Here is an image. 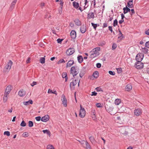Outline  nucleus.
Segmentation results:
<instances>
[{
	"instance_id": "34",
	"label": "nucleus",
	"mask_w": 149,
	"mask_h": 149,
	"mask_svg": "<svg viewBox=\"0 0 149 149\" xmlns=\"http://www.w3.org/2000/svg\"><path fill=\"white\" fill-rule=\"evenodd\" d=\"M85 143L87 149H91L90 146L87 141H86Z\"/></svg>"
},
{
	"instance_id": "16",
	"label": "nucleus",
	"mask_w": 149,
	"mask_h": 149,
	"mask_svg": "<svg viewBox=\"0 0 149 149\" xmlns=\"http://www.w3.org/2000/svg\"><path fill=\"white\" fill-rule=\"evenodd\" d=\"M127 6L129 8H132L133 7V5L132 0H130L128 2Z\"/></svg>"
},
{
	"instance_id": "35",
	"label": "nucleus",
	"mask_w": 149,
	"mask_h": 149,
	"mask_svg": "<svg viewBox=\"0 0 149 149\" xmlns=\"http://www.w3.org/2000/svg\"><path fill=\"white\" fill-rule=\"evenodd\" d=\"M45 59L44 57H42L40 59V62L42 63H44L45 62Z\"/></svg>"
},
{
	"instance_id": "61",
	"label": "nucleus",
	"mask_w": 149,
	"mask_h": 149,
	"mask_svg": "<svg viewBox=\"0 0 149 149\" xmlns=\"http://www.w3.org/2000/svg\"><path fill=\"white\" fill-rule=\"evenodd\" d=\"M107 26V23H104L103 24V27L104 28L105 27Z\"/></svg>"
},
{
	"instance_id": "3",
	"label": "nucleus",
	"mask_w": 149,
	"mask_h": 149,
	"mask_svg": "<svg viewBox=\"0 0 149 149\" xmlns=\"http://www.w3.org/2000/svg\"><path fill=\"white\" fill-rule=\"evenodd\" d=\"M13 62L11 60H10L8 62L7 65L5 66L3 70L4 72H8L11 68Z\"/></svg>"
},
{
	"instance_id": "25",
	"label": "nucleus",
	"mask_w": 149,
	"mask_h": 149,
	"mask_svg": "<svg viewBox=\"0 0 149 149\" xmlns=\"http://www.w3.org/2000/svg\"><path fill=\"white\" fill-rule=\"evenodd\" d=\"M77 60L78 62L81 63H82L83 61V58L81 56H79L77 57Z\"/></svg>"
},
{
	"instance_id": "20",
	"label": "nucleus",
	"mask_w": 149,
	"mask_h": 149,
	"mask_svg": "<svg viewBox=\"0 0 149 149\" xmlns=\"http://www.w3.org/2000/svg\"><path fill=\"white\" fill-rule=\"evenodd\" d=\"M88 16V18L89 19L94 18V13L92 12L89 13Z\"/></svg>"
},
{
	"instance_id": "21",
	"label": "nucleus",
	"mask_w": 149,
	"mask_h": 149,
	"mask_svg": "<svg viewBox=\"0 0 149 149\" xmlns=\"http://www.w3.org/2000/svg\"><path fill=\"white\" fill-rule=\"evenodd\" d=\"M8 95L4 93L3 97V100L4 102H7L8 98Z\"/></svg>"
},
{
	"instance_id": "19",
	"label": "nucleus",
	"mask_w": 149,
	"mask_h": 149,
	"mask_svg": "<svg viewBox=\"0 0 149 149\" xmlns=\"http://www.w3.org/2000/svg\"><path fill=\"white\" fill-rule=\"evenodd\" d=\"M72 3L74 7L75 8L77 9L79 8V5L78 2H77L75 1H73L72 2Z\"/></svg>"
},
{
	"instance_id": "23",
	"label": "nucleus",
	"mask_w": 149,
	"mask_h": 149,
	"mask_svg": "<svg viewBox=\"0 0 149 149\" xmlns=\"http://www.w3.org/2000/svg\"><path fill=\"white\" fill-rule=\"evenodd\" d=\"M118 31L119 33L118 38L120 39H122L123 38H124V36H123V34H122L120 30V29H118Z\"/></svg>"
},
{
	"instance_id": "58",
	"label": "nucleus",
	"mask_w": 149,
	"mask_h": 149,
	"mask_svg": "<svg viewBox=\"0 0 149 149\" xmlns=\"http://www.w3.org/2000/svg\"><path fill=\"white\" fill-rule=\"evenodd\" d=\"M131 13H130L131 15H132L133 14L135 13V11L134 9H132L131 10Z\"/></svg>"
},
{
	"instance_id": "24",
	"label": "nucleus",
	"mask_w": 149,
	"mask_h": 149,
	"mask_svg": "<svg viewBox=\"0 0 149 149\" xmlns=\"http://www.w3.org/2000/svg\"><path fill=\"white\" fill-rule=\"evenodd\" d=\"M99 75V73L98 71H95L94 72L93 74V76L94 78H97Z\"/></svg>"
},
{
	"instance_id": "45",
	"label": "nucleus",
	"mask_w": 149,
	"mask_h": 149,
	"mask_svg": "<svg viewBox=\"0 0 149 149\" xmlns=\"http://www.w3.org/2000/svg\"><path fill=\"white\" fill-rule=\"evenodd\" d=\"M145 46L147 48H149V41L146 42L145 44Z\"/></svg>"
},
{
	"instance_id": "28",
	"label": "nucleus",
	"mask_w": 149,
	"mask_h": 149,
	"mask_svg": "<svg viewBox=\"0 0 149 149\" xmlns=\"http://www.w3.org/2000/svg\"><path fill=\"white\" fill-rule=\"evenodd\" d=\"M74 22L75 24L77 26H80L81 25V22L78 19H76L74 21Z\"/></svg>"
},
{
	"instance_id": "37",
	"label": "nucleus",
	"mask_w": 149,
	"mask_h": 149,
	"mask_svg": "<svg viewBox=\"0 0 149 149\" xmlns=\"http://www.w3.org/2000/svg\"><path fill=\"white\" fill-rule=\"evenodd\" d=\"M33 123L31 121H29V126L30 127H31L33 126Z\"/></svg>"
},
{
	"instance_id": "54",
	"label": "nucleus",
	"mask_w": 149,
	"mask_h": 149,
	"mask_svg": "<svg viewBox=\"0 0 149 149\" xmlns=\"http://www.w3.org/2000/svg\"><path fill=\"white\" fill-rule=\"evenodd\" d=\"M65 61H64L63 59H61L60 60L58 61V63H65Z\"/></svg>"
},
{
	"instance_id": "22",
	"label": "nucleus",
	"mask_w": 149,
	"mask_h": 149,
	"mask_svg": "<svg viewBox=\"0 0 149 149\" xmlns=\"http://www.w3.org/2000/svg\"><path fill=\"white\" fill-rule=\"evenodd\" d=\"M141 50V52L145 54L148 53V49L146 47L142 48Z\"/></svg>"
},
{
	"instance_id": "12",
	"label": "nucleus",
	"mask_w": 149,
	"mask_h": 149,
	"mask_svg": "<svg viewBox=\"0 0 149 149\" xmlns=\"http://www.w3.org/2000/svg\"><path fill=\"white\" fill-rule=\"evenodd\" d=\"M70 36L72 39H74L76 37V33L74 30H72L70 32Z\"/></svg>"
},
{
	"instance_id": "38",
	"label": "nucleus",
	"mask_w": 149,
	"mask_h": 149,
	"mask_svg": "<svg viewBox=\"0 0 149 149\" xmlns=\"http://www.w3.org/2000/svg\"><path fill=\"white\" fill-rule=\"evenodd\" d=\"M89 139L91 143H93L95 141V139H94V138L93 136H91L89 137Z\"/></svg>"
},
{
	"instance_id": "63",
	"label": "nucleus",
	"mask_w": 149,
	"mask_h": 149,
	"mask_svg": "<svg viewBox=\"0 0 149 149\" xmlns=\"http://www.w3.org/2000/svg\"><path fill=\"white\" fill-rule=\"evenodd\" d=\"M124 21V20L123 19H122V20H119V23L120 24H121Z\"/></svg>"
},
{
	"instance_id": "4",
	"label": "nucleus",
	"mask_w": 149,
	"mask_h": 149,
	"mask_svg": "<svg viewBox=\"0 0 149 149\" xmlns=\"http://www.w3.org/2000/svg\"><path fill=\"white\" fill-rule=\"evenodd\" d=\"M80 109L79 111V116L81 118H84L86 114V111L84 108L82 107L81 105H80Z\"/></svg>"
},
{
	"instance_id": "18",
	"label": "nucleus",
	"mask_w": 149,
	"mask_h": 149,
	"mask_svg": "<svg viewBox=\"0 0 149 149\" xmlns=\"http://www.w3.org/2000/svg\"><path fill=\"white\" fill-rule=\"evenodd\" d=\"M123 13L124 14H125L128 12H130V9L127 7H125L123 8Z\"/></svg>"
},
{
	"instance_id": "26",
	"label": "nucleus",
	"mask_w": 149,
	"mask_h": 149,
	"mask_svg": "<svg viewBox=\"0 0 149 149\" xmlns=\"http://www.w3.org/2000/svg\"><path fill=\"white\" fill-rule=\"evenodd\" d=\"M121 102V100L119 99H117L115 100L114 102L115 104L117 105H118Z\"/></svg>"
},
{
	"instance_id": "51",
	"label": "nucleus",
	"mask_w": 149,
	"mask_h": 149,
	"mask_svg": "<svg viewBox=\"0 0 149 149\" xmlns=\"http://www.w3.org/2000/svg\"><path fill=\"white\" fill-rule=\"evenodd\" d=\"M101 64L100 63H97L96 64V67L97 68H99L101 67Z\"/></svg>"
},
{
	"instance_id": "53",
	"label": "nucleus",
	"mask_w": 149,
	"mask_h": 149,
	"mask_svg": "<svg viewBox=\"0 0 149 149\" xmlns=\"http://www.w3.org/2000/svg\"><path fill=\"white\" fill-rule=\"evenodd\" d=\"M118 72L119 73H121L122 71V70L121 68L117 69Z\"/></svg>"
},
{
	"instance_id": "29",
	"label": "nucleus",
	"mask_w": 149,
	"mask_h": 149,
	"mask_svg": "<svg viewBox=\"0 0 149 149\" xmlns=\"http://www.w3.org/2000/svg\"><path fill=\"white\" fill-rule=\"evenodd\" d=\"M62 76L63 78H65V81H66L68 79V77L67 73H63L62 74Z\"/></svg>"
},
{
	"instance_id": "43",
	"label": "nucleus",
	"mask_w": 149,
	"mask_h": 149,
	"mask_svg": "<svg viewBox=\"0 0 149 149\" xmlns=\"http://www.w3.org/2000/svg\"><path fill=\"white\" fill-rule=\"evenodd\" d=\"M95 89L98 92H99V91L102 92L103 91L102 89L100 87H97Z\"/></svg>"
},
{
	"instance_id": "36",
	"label": "nucleus",
	"mask_w": 149,
	"mask_h": 149,
	"mask_svg": "<svg viewBox=\"0 0 149 149\" xmlns=\"http://www.w3.org/2000/svg\"><path fill=\"white\" fill-rule=\"evenodd\" d=\"M47 149H54V148L52 145H50L47 146Z\"/></svg>"
},
{
	"instance_id": "2",
	"label": "nucleus",
	"mask_w": 149,
	"mask_h": 149,
	"mask_svg": "<svg viewBox=\"0 0 149 149\" xmlns=\"http://www.w3.org/2000/svg\"><path fill=\"white\" fill-rule=\"evenodd\" d=\"M70 74H72L73 77H74L79 72V69L77 66H73L70 69Z\"/></svg>"
},
{
	"instance_id": "62",
	"label": "nucleus",
	"mask_w": 149,
	"mask_h": 149,
	"mask_svg": "<svg viewBox=\"0 0 149 149\" xmlns=\"http://www.w3.org/2000/svg\"><path fill=\"white\" fill-rule=\"evenodd\" d=\"M92 118L93 120H95L96 119L95 115H92Z\"/></svg>"
},
{
	"instance_id": "9",
	"label": "nucleus",
	"mask_w": 149,
	"mask_h": 149,
	"mask_svg": "<svg viewBox=\"0 0 149 149\" xmlns=\"http://www.w3.org/2000/svg\"><path fill=\"white\" fill-rule=\"evenodd\" d=\"M12 86L10 85L8 86L6 88L4 93L8 95L12 89Z\"/></svg>"
},
{
	"instance_id": "56",
	"label": "nucleus",
	"mask_w": 149,
	"mask_h": 149,
	"mask_svg": "<svg viewBox=\"0 0 149 149\" xmlns=\"http://www.w3.org/2000/svg\"><path fill=\"white\" fill-rule=\"evenodd\" d=\"M62 40H63L62 39H61L60 38H58L57 40V41L58 43H61L62 41Z\"/></svg>"
},
{
	"instance_id": "11",
	"label": "nucleus",
	"mask_w": 149,
	"mask_h": 149,
	"mask_svg": "<svg viewBox=\"0 0 149 149\" xmlns=\"http://www.w3.org/2000/svg\"><path fill=\"white\" fill-rule=\"evenodd\" d=\"M49 116L48 115H46L42 117L41 120L42 122H46L49 120Z\"/></svg>"
},
{
	"instance_id": "48",
	"label": "nucleus",
	"mask_w": 149,
	"mask_h": 149,
	"mask_svg": "<svg viewBox=\"0 0 149 149\" xmlns=\"http://www.w3.org/2000/svg\"><path fill=\"white\" fill-rule=\"evenodd\" d=\"M85 0V6H84V9H85L88 6H86V4L88 3V1H87V0Z\"/></svg>"
},
{
	"instance_id": "57",
	"label": "nucleus",
	"mask_w": 149,
	"mask_h": 149,
	"mask_svg": "<svg viewBox=\"0 0 149 149\" xmlns=\"http://www.w3.org/2000/svg\"><path fill=\"white\" fill-rule=\"evenodd\" d=\"M96 106L97 107H101V104L100 103H97L96 104Z\"/></svg>"
},
{
	"instance_id": "6",
	"label": "nucleus",
	"mask_w": 149,
	"mask_h": 149,
	"mask_svg": "<svg viewBox=\"0 0 149 149\" xmlns=\"http://www.w3.org/2000/svg\"><path fill=\"white\" fill-rule=\"evenodd\" d=\"M75 52L74 49L73 48H69L66 52V54L68 56H70L73 54Z\"/></svg>"
},
{
	"instance_id": "1",
	"label": "nucleus",
	"mask_w": 149,
	"mask_h": 149,
	"mask_svg": "<svg viewBox=\"0 0 149 149\" xmlns=\"http://www.w3.org/2000/svg\"><path fill=\"white\" fill-rule=\"evenodd\" d=\"M100 49V47H96L93 49L90 52V57L91 58H93L98 56L100 54L99 51Z\"/></svg>"
},
{
	"instance_id": "40",
	"label": "nucleus",
	"mask_w": 149,
	"mask_h": 149,
	"mask_svg": "<svg viewBox=\"0 0 149 149\" xmlns=\"http://www.w3.org/2000/svg\"><path fill=\"white\" fill-rule=\"evenodd\" d=\"M113 108L111 107H109V108H108L107 111L109 113L111 112L112 111Z\"/></svg>"
},
{
	"instance_id": "5",
	"label": "nucleus",
	"mask_w": 149,
	"mask_h": 149,
	"mask_svg": "<svg viewBox=\"0 0 149 149\" xmlns=\"http://www.w3.org/2000/svg\"><path fill=\"white\" fill-rule=\"evenodd\" d=\"M143 66V64L140 61H137L135 63V67L137 69H141Z\"/></svg>"
},
{
	"instance_id": "59",
	"label": "nucleus",
	"mask_w": 149,
	"mask_h": 149,
	"mask_svg": "<svg viewBox=\"0 0 149 149\" xmlns=\"http://www.w3.org/2000/svg\"><path fill=\"white\" fill-rule=\"evenodd\" d=\"M144 41H146V40L144 39H143L140 42V43L141 45H142L143 44L144 42Z\"/></svg>"
},
{
	"instance_id": "64",
	"label": "nucleus",
	"mask_w": 149,
	"mask_h": 149,
	"mask_svg": "<svg viewBox=\"0 0 149 149\" xmlns=\"http://www.w3.org/2000/svg\"><path fill=\"white\" fill-rule=\"evenodd\" d=\"M145 33L146 34L149 35V29L146 31Z\"/></svg>"
},
{
	"instance_id": "15",
	"label": "nucleus",
	"mask_w": 149,
	"mask_h": 149,
	"mask_svg": "<svg viewBox=\"0 0 149 149\" xmlns=\"http://www.w3.org/2000/svg\"><path fill=\"white\" fill-rule=\"evenodd\" d=\"M74 63V61L73 60H70L69 61L66 65V67H70Z\"/></svg>"
},
{
	"instance_id": "55",
	"label": "nucleus",
	"mask_w": 149,
	"mask_h": 149,
	"mask_svg": "<svg viewBox=\"0 0 149 149\" xmlns=\"http://www.w3.org/2000/svg\"><path fill=\"white\" fill-rule=\"evenodd\" d=\"M97 93L96 92H92V94L91 95V96H96L97 95Z\"/></svg>"
},
{
	"instance_id": "31",
	"label": "nucleus",
	"mask_w": 149,
	"mask_h": 149,
	"mask_svg": "<svg viewBox=\"0 0 149 149\" xmlns=\"http://www.w3.org/2000/svg\"><path fill=\"white\" fill-rule=\"evenodd\" d=\"M42 132L44 134L46 133L49 135H50V131L48 130H44L42 131Z\"/></svg>"
},
{
	"instance_id": "47",
	"label": "nucleus",
	"mask_w": 149,
	"mask_h": 149,
	"mask_svg": "<svg viewBox=\"0 0 149 149\" xmlns=\"http://www.w3.org/2000/svg\"><path fill=\"white\" fill-rule=\"evenodd\" d=\"M92 26L93 27V28L95 29L97 27V24H94L93 23H91Z\"/></svg>"
},
{
	"instance_id": "39",
	"label": "nucleus",
	"mask_w": 149,
	"mask_h": 149,
	"mask_svg": "<svg viewBox=\"0 0 149 149\" xmlns=\"http://www.w3.org/2000/svg\"><path fill=\"white\" fill-rule=\"evenodd\" d=\"M117 47V45L115 43H113L112 45V49L114 50Z\"/></svg>"
},
{
	"instance_id": "7",
	"label": "nucleus",
	"mask_w": 149,
	"mask_h": 149,
	"mask_svg": "<svg viewBox=\"0 0 149 149\" xmlns=\"http://www.w3.org/2000/svg\"><path fill=\"white\" fill-rule=\"evenodd\" d=\"M143 55L142 54H138L136 56V59L137 61H140L143 59Z\"/></svg>"
},
{
	"instance_id": "52",
	"label": "nucleus",
	"mask_w": 149,
	"mask_h": 149,
	"mask_svg": "<svg viewBox=\"0 0 149 149\" xmlns=\"http://www.w3.org/2000/svg\"><path fill=\"white\" fill-rule=\"evenodd\" d=\"M37 84V82L35 81H33L32 83L31 84L32 86H33L34 85Z\"/></svg>"
},
{
	"instance_id": "13",
	"label": "nucleus",
	"mask_w": 149,
	"mask_h": 149,
	"mask_svg": "<svg viewBox=\"0 0 149 149\" xmlns=\"http://www.w3.org/2000/svg\"><path fill=\"white\" fill-rule=\"evenodd\" d=\"M125 90L128 91H129L132 90V86L131 84H128L125 87Z\"/></svg>"
},
{
	"instance_id": "8",
	"label": "nucleus",
	"mask_w": 149,
	"mask_h": 149,
	"mask_svg": "<svg viewBox=\"0 0 149 149\" xmlns=\"http://www.w3.org/2000/svg\"><path fill=\"white\" fill-rule=\"evenodd\" d=\"M61 100L62 102V104L64 107H66L67 106V102L65 96L64 95H62Z\"/></svg>"
},
{
	"instance_id": "32",
	"label": "nucleus",
	"mask_w": 149,
	"mask_h": 149,
	"mask_svg": "<svg viewBox=\"0 0 149 149\" xmlns=\"http://www.w3.org/2000/svg\"><path fill=\"white\" fill-rule=\"evenodd\" d=\"M17 1V0H13V1L11 3V8L14 7V6L16 3Z\"/></svg>"
},
{
	"instance_id": "30",
	"label": "nucleus",
	"mask_w": 149,
	"mask_h": 149,
	"mask_svg": "<svg viewBox=\"0 0 149 149\" xmlns=\"http://www.w3.org/2000/svg\"><path fill=\"white\" fill-rule=\"evenodd\" d=\"M77 84V82H76V81L75 80L74 81L72 82H71L70 84V86L71 87L72 86H75Z\"/></svg>"
},
{
	"instance_id": "27",
	"label": "nucleus",
	"mask_w": 149,
	"mask_h": 149,
	"mask_svg": "<svg viewBox=\"0 0 149 149\" xmlns=\"http://www.w3.org/2000/svg\"><path fill=\"white\" fill-rule=\"evenodd\" d=\"M33 103V101L31 100H30L28 101L24 102V104L25 105H29L30 104H32Z\"/></svg>"
},
{
	"instance_id": "33",
	"label": "nucleus",
	"mask_w": 149,
	"mask_h": 149,
	"mask_svg": "<svg viewBox=\"0 0 149 149\" xmlns=\"http://www.w3.org/2000/svg\"><path fill=\"white\" fill-rule=\"evenodd\" d=\"M20 125L22 127H24L26 126V123L24 120H22L21 123Z\"/></svg>"
},
{
	"instance_id": "41",
	"label": "nucleus",
	"mask_w": 149,
	"mask_h": 149,
	"mask_svg": "<svg viewBox=\"0 0 149 149\" xmlns=\"http://www.w3.org/2000/svg\"><path fill=\"white\" fill-rule=\"evenodd\" d=\"M118 24V21L116 19L114 20L113 25L114 26H116Z\"/></svg>"
},
{
	"instance_id": "42",
	"label": "nucleus",
	"mask_w": 149,
	"mask_h": 149,
	"mask_svg": "<svg viewBox=\"0 0 149 149\" xmlns=\"http://www.w3.org/2000/svg\"><path fill=\"white\" fill-rule=\"evenodd\" d=\"M4 134L6 135H7V136H9L10 135V132H9L7 131H5L4 132Z\"/></svg>"
},
{
	"instance_id": "60",
	"label": "nucleus",
	"mask_w": 149,
	"mask_h": 149,
	"mask_svg": "<svg viewBox=\"0 0 149 149\" xmlns=\"http://www.w3.org/2000/svg\"><path fill=\"white\" fill-rule=\"evenodd\" d=\"M109 30H110L111 31V32H113L112 29V28L111 26H109Z\"/></svg>"
},
{
	"instance_id": "44",
	"label": "nucleus",
	"mask_w": 149,
	"mask_h": 149,
	"mask_svg": "<svg viewBox=\"0 0 149 149\" xmlns=\"http://www.w3.org/2000/svg\"><path fill=\"white\" fill-rule=\"evenodd\" d=\"M29 133L27 132H25L23 133V134H22V136L23 137H27L28 136Z\"/></svg>"
},
{
	"instance_id": "17",
	"label": "nucleus",
	"mask_w": 149,
	"mask_h": 149,
	"mask_svg": "<svg viewBox=\"0 0 149 149\" xmlns=\"http://www.w3.org/2000/svg\"><path fill=\"white\" fill-rule=\"evenodd\" d=\"M18 95L20 96H23L25 95V92L23 90H21L19 92Z\"/></svg>"
},
{
	"instance_id": "49",
	"label": "nucleus",
	"mask_w": 149,
	"mask_h": 149,
	"mask_svg": "<svg viewBox=\"0 0 149 149\" xmlns=\"http://www.w3.org/2000/svg\"><path fill=\"white\" fill-rule=\"evenodd\" d=\"M109 73L111 75H114L115 74V73L114 72H112L111 71H109Z\"/></svg>"
},
{
	"instance_id": "10",
	"label": "nucleus",
	"mask_w": 149,
	"mask_h": 149,
	"mask_svg": "<svg viewBox=\"0 0 149 149\" xmlns=\"http://www.w3.org/2000/svg\"><path fill=\"white\" fill-rule=\"evenodd\" d=\"M134 113V114L136 116H139L141 114L142 110L140 109H137L135 110Z\"/></svg>"
},
{
	"instance_id": "50",
	"label": "nucleus",
	"mask_w": 149,
	"mask_h": 149,
	"mask_svg": "<svg viewBox=\"0 0 149 149\" xmlns=\"http://www.w3.org/2000/svg\"><path fill=\"white\" fill-rule=\"evenodd\" d=\"M40 116H38L35 118L36 120L37 121H39L41 120Z\"/></svg>"
},
{
	"instance_id": "46",
	"label": "nucleus",
	"mask_w": 149,
	"mask_h": 149,
	"mask_svg": "<svg viewBox=\"0 0 149 149\" xmlns=\"http://www.w3.org/2000/svg\"><path fill=\"white\" fill-rule=\"evenodd\" d=\"M60 4L61 6V10H62L63 4V0H60Z\"/></svg>"
},
{
	"instance_id": "14",
	"label": "nucleus",
	"mask_w": 149,
	"mask_h": 149,
	"mask_svg": "<svg viewBox=\"0 0 149 149\" xmlns=\"http://www.w3.org/2000/svg\"><path fill=\"white\" fill-rule=\"evenodd\" d=\"M86 30V26L84 25H83L80 28V30L82 33H84Z\"/></svg>"
}]
</instances>
